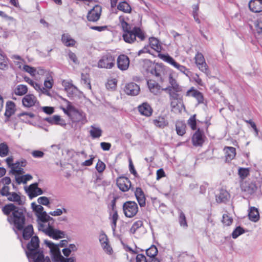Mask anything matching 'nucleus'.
Masks as SVG:
<instances>
[{"instance_id": "0eeeda50", "label": "nucleus", "mask_w": 262, "mask_h": 262, "mask_svg": "<svg viewBox=\"0 0 262 262\" xmlns=\"http://www.w3.org/2000/svg\"><path fill=\"white\" fill-rule=\"evenodd\" d=\"M150 74L155 76L158 80L163 81L167 76L170 74L168 69L162 64H151L150 68L147 70Z\"/></svg>"}, {"instance_id": "a211bd4d", "label": "nucleus", "mask_w": 262, "mask_h": 262, "mask_svg": "<svg viewBox=\"0 0 262 262\" xmlns=\"http://www.w3.org/2000/svg\"><path fill=\"white\" fill-rule=\"evenodd\" d=\"M124 91L128 95L136 96L139 94L140 89L139 86L136 83L129 82L125 85Z\"/></svg>"}, {"instance_id": "1a4fd4ad", "label": "nucleus", "mask_w": 262, "mask_h": 262, "mask_svg": "<svg viewBox=\"0 0 262 262\" xmlns=\"http://www.w3.org/2000/svg\"><path fill=\"white\" fill-rule=\"evenodd\" d=\"M115 64V58L111 53H107L103 55L99 60L97 67L99 68L110 69Z\"/></svg>"}, {"instance_id": "603ef678", "label": "nucleus", "mask_w": 262, "mask_h": 262, "mask_svg": "<svg viewBox=\"0 0 262 262\" xmlns=\"http://www.w3.org/2000/svg\"><path fill=\"white\" fill-rule=\"evenodd\" d=\"M8 68V59L7 57L0 53V69L5 70Z\"/></svg>"}, {"instance_id": "ea45409f", "label": "nucleus", "mask_w": 262, "mask_h": 262, "mask_svg": "<svg viewBox=\"0 0 262 262\" xmlns=\"http://www.w3.org/2000/svg\"><path fill=\"white\" fill-rule=\"evenodd\" d=\"M149 44L151 48L157 52H160L161 51V46L160 45L159 40L155 37H150L149 39Z\"/></svg>"}, {"instance_id": "393cba45", "label": "nucleus", "mask_w": 262, "mask_h": 262, "mask_svg": "<svg viewBox=\"0 0 262 262\" xmlns=\"http://www.w3.org/2000/svg\"><path fill=\"white\" fill-rule=\"evenodd\" d=\"M147 85L150 92L154 95H158L163 91H164V89L162 88L161 86L154 80H148Z\"/></svg>"}, {"instance_id": "e433bc0d", "label": "nucleus", "mask_w": 262, "mask_h": 262, "mask_svg": "<svg viewBox=\"0 0 262 262\" xmlns=\"http://www.w3.org/2000/svg\"><path fill=\"white\" fill-rule=\"evenodd\" d=\"M15 104L12 101H8L6 103V111L5 115L9 118L15 112Z\"/></svg>"}, {"instance_id": "c9c22d12", "label": "nucleus", "mask_w": 262, "mask_h": 262, "mask_svg": "<svg viewBox=\"0 0 262 262\" xmlns=\"http://www.w3.org/2000/svg\"><path fill=\"white\" fill-rule=\"evenodd\" d=\"M186 125L184 122L182 121H178L176 123V131L178 135L180 136L184 135L186 133Z\"/></svg>"}, {"instance_id": "f8f14e48", "label": "nucleus", "mask_w": 262, "mask_h": 262, "mask_svg": "<svg viewBox=\"0 0 262 262\" xmlns=\"http://www.w3.org/2000/svg\"><path fill=\"white\" fill-rule=\"evenodd\" d=\"M195 63L199 69L207 75L209 74L208 67L202 53L198 52L194 57Z\"/></svg>"}, {"instance_id": "f03ea898", "label": "nucleus", "mask_w": 262, "mask_h": 262, "mask_svg": "<svg viewBox=\"0 0 262 262\" xmlns=\"http://www.w3.org/2000/svg\"><path fill=\"white\" fill-rule=\"evenodd\" d=\"M2 210L4 213L7 215L12 213V215L8 216V221L11 224L14 225L15 228L19 231L24 229L25 216L22 209L18 208L11 203L5 205Z\"/></svg>"}, {"instance_id": "6ab92c4d", "label": "nucleus", "mask_w": 262, "mask_h": 262, "mask_svg": "<svg viewBox=\"0 0 262 262\" xmlns=\"http://www.w3.org/2000/svg\"><path fill=\"white\" fill-rule=\"evenodd\" d=\"M168 81L170 85L164 89V91H173L176 92H181L183 88L173 77L172 74H169Z\"/></svg>"}, {"instance_id": "f704fd0d", "label": "nucleus", "mask_w": 262, "mask_h": 262, "mask_svg": "<svg viewBox=\"0 0 262 262\" xmlns=\"http://www.w3.org/2000/svg\"><path fill=\"white\" fill-rule=\"evenodd\" d=\"M229 198V193L225 190L222 189L219 194L216 195V200L218 203H224Z\"/></svg>"}, {"instance_id": "f257e3e1", "label": "nucleus", "mask_w": 262, "mask_h": 262, "mask_svg": "<svg viewBox=\"0 0 262 262\" xmlns=\"http://www.w3.org/2000/svg\"><path fill=\"white\" fill-rule=\"evenodd\" d=\"M127 18L124 15L119 17V20L123 31L122 37L124 40L129 43H133L138 37L140 40H143L145 36L144 32L139 27H134L127 21Z\"/></svg>"}, {"instance_id": "a878e982", "label": "nucleus", "mask_w": 262, "mask_h": 262, "mask_svg": "<svg viewBox=\"0 0 262 262\" xmlns=\"http://www.w3.org/2000/svg\"><path fill=\"white\" fill-rule=\"evenodd\" d=\"M249 8L251 11L258 13L262 11V0H251L249 3Z\"/></svg>"}, {"instance_id": "37998d69", "label": "nucleus", "mask_w": 262, "mask_h": 262, "mask_svg": "<svg viewBox=\"0 0 262 262\" xmlns=\"http://www.w3.org/2000/svg\"><path fill=\"white\" fill-rule=\"evenodd\" d=\"M12 59L14 60V62L18 68L23 70V66L26 65V62L20 56L14 55L12 56Z\"/></svg>"}, {"instance_id": "680f3d73", "label": "nucleus", "mask_w": 262, "mask_h": 262, "mask_svg": "<svg viewBox=\"0 0 262 262\" xmlns=\"http://www.w3.org/2000/svg\"><path fill=\"white\" fill-rule=\"evenodd\" d=\"M25 81L31 85L33 88H34L36 91H38L40 89V85L35 82H34L33 80L31 79L28 77L25 78Z\"/></svg>"}, {"instance_id": "6e6d98bb", "label": "nucleus", "mask_w": 262, "mask_h": 262, "mask_svg": "<svg viewBox=\"0 0 262 262\" xmlns=\"http://www.w3.org/2000/svg\"><path fill=\"white\" fill-rule=\"evenodd\" d=\"M53 79L52 76V75H50L49 76L46 77V79L45 80L43 85L45 86V88L48 89H51L53 85Z\"/></svg>"}, {"instance_id": "7ed1b4c3", "label": "nucleus", "mask_w": 262, "mask_h": 262, "mask_svg": "<svg viewBox=\"0 0 262 262\" xmlns=\"http://www.w3.org/2000/svg\"><path fill=\"white\" fill-rule=\"evenodd\" d=\"M54 219L48 214H44L43 217L38 219V229L49 237L57 239L64 237L63 232L54 228Z\"/></svg>"}, {"instance_id": "ddd939ff", "label": "nucleus", "mask_w": 262, "mask_h": 262, "mask_svg": "<svg viewBox=\"0 0 262 262\" xmlns=\"http://www.w3.org/2000/svg\"><path fill=\"white\" fill-rule=\"evenodd\" d=\"M69 117L71 118L73 122H78L82 120L84 117L83 113L77 110L73 105H70L68 107Z\"/></svg>"}, {"instance_id": "79ce46f5", "label": "nucleus", "mask_w": 262, "mask_h": 262, "mask_svg": "<svg viewBox=\"0 0 262 262\" xmlns=\"http://www.w3.org/2000/svg\"><path fill=\"white\" fill-rule=\"evenodd\" d=\"M117 9L124 13H129L132 11L130 5L126 2H121L117 6Z\"/></svg>"}, {"instance_id": "de8ad7c7", "label": "nucleus", "mask_w": 262, "mask_h": 262, "mask_svg": "<svg viewBox=\"0 0 262 262\" xmlns=\"http://www.w3.org/2000/svg\"><path fill=\"white\" fill-rule=\"evenodd\" d=\"M62 84L67 91H71L72 92L78 91L77 88L71 82L63 80Z\"/></svg>"}, {"instance_id": "20e7f679", "label": "nucleus", "mask_w": 262, "mask_h": 262, "mask_svg": "<svg viewBox=\"0 0 262 262\" xmlns=\"http://www.w3.org/2000/svg\"><path fill=\"white\" fill-rule=\"evenodd\" d=\"M39 242L38 237L34 236L28 244L26 254L30 262H51L50 258L45 257L42 252L38 249Z\"/></svg>"}, {"instance_id": "58836bf2", "label": "nucleus", "mask_w": 262, "mask_h": 262, "mask_svg": "<svg viewBox=\"0 0 262 262\" xmlns=\"http://www.w3.org/2000/svg\"><path fill=\"white\" fill-rule=\"evenodd\" d=\"M33 234V227L31 225H29L24 229L23 232V237L24 239L28 240L32 236Z\"/></svg>"}, {"instance_id": "c756f323", "label": "nucleus", "mask_w": 262, "mask_h": 262, "mask_svg": "<svg viewBox=\"0 0 262 262\" xmlns=\"http://www.w3.org/2000/svg\"><path fill=\"white\" fill-rule=\"evenodd\" d=\"M225 154L226 161L230 162L234 158L236 155V149L233 147L226 146L224 148Z\"/></svg>"}, {"instance_id": "b1692460", "label": "nucleus", "mask_w": 262, "mask_h": 262, "mask_svg": "<svg viewBox=\"0 0 262 262\" xmlns=\"http://www.w3.org/2000/svg\"><path fill=\"white\" fill-rule=\"evenodd\" d=\"M26 165V161L24 160L17 161L10 167L12 172L17 174H21L24 173L23 167Z\"/></svg>"}, {"instance_id": "4468645a", "label": "nucleus", "mask_w": 262, "mask_h": 262, "mask_svg": "<svg viewBox=\"0 0 262 262\" xmlns=\"http://www.w3.org/2000/svg\"><path fill=\"white\" fill-rule=\"evenodd\" d=\"M101 11V7L100 5H96L88 13L87 18L88 20L93 22L97 21L100 18Z\"/></svg>"}, {"instance_id": "2eb2a0df", "label": "nucleus", "mask_w": 262, "mask_h": 262, "mask_svg": "<svg viewBox=\"0 0 262 262\" xmlns=\"http://www.w3.org/2000/svg\"><path fill=\"white\" fill-rule=\"evenodd\" d=\"M23 105L25 107H31L39 104L37 98L33 94H27L22 99Z\"/></svg>"}, {"instance_id": "c85d7f7f", "label": "nucleus", "mask_w": 262, "mask_h": 262, "mask_svg": "<svg viewBox=\"0 0 262 262\" xmlns=\"http://www.w3.org/2000/svg\"><path fill=\"white\" fill-rule=\"evenodd\" d=\"M139 112L142 115L149 117L151 115L152 110L151 106L147 103H143L138 106Z\"/></svg>"}, {"instance_id": "6e6552de", "label": "nucleus", "mask_w": 262, "mask_h": 262, "mask_svg": "<svg viewBox=\"0 0 262 262\" xmlns=\"http://www.w3.org/2000/svg\"><path fill=\"white\" fill-rule=\"evenodd\" d=\"M260 184V186L262 184V178H259L256 181L251 182L245 181L241 185L242 191L244 195L248 196L253 195L257 189V184Z\"/></svg>"}, {"instance_id": "7c9ffc66", "label": "nucleus", "mask_w": 262, "mask_h": 262, "mask_svg": "<svg viewBox=\"0 0 262 262\" xmlns=\"http://www.w3.org/2000/svg\"><path fill=\"white\" fill-rule=\"evenodd\" d=\"M248 216L250 221L257 222L259 220L258 209L254 207H250L248 210Z\"/></svg>"}, {"instance_id": "4d7b16f0", "label": "nucleus", "mask_w": 262, "mask_h": 262, "mask_svg": "<svg viewBox=\"0 0 262 262\" xmlns=\"http://www.w3.org/2000/svg\"><path fill=\"white\" fill-rule=\"evenodd\" d=\"M105 168L106 165L105 163L101 160H99L95 166V168L98 172L100 174L102 173L105 169Z\"/></svg>"}, {"instance_id": "4be33fe9", "label": "nucleus", "mask_w": 262, "mask_h": 262, "mask_svg": "<svg viewBox=\"0 0 262 262\" xmlns=\"http://www.w3.org/2000/svg\"><path fill=\"white\" fill-rule=\"evenodd\" d=\"M118 68L122 70H126L129 67V60L128 57L125 55H120L117 60Z\"/></svg>"}, {"instance_id": "a18cd8bd", "label": "nucleus", "mask_w": 262, "mask_h": 262, "mask_svg": "<svg viewBox=\"0 0 262 262\" xmlns=\"http://www.w3.org/2000/svg\"><path fill=\"white\" fill-rule=\"evenodd\" d=\"M146 253L149 257V259L151 260V258H156L155 256L158 253V249L155 246L152 245L146 250Z\"/></svg>"}, {"instance_id": "9d476101", "label": "nucleus", "mask_w": 262, "mask_h": 262, "mask_svg": "<svg viewBox=\"0 0 262 262\" xmlns=\"http://www.w3.org/2000/svg\"><path fill=\"white\" fill-rule=\"evenodd\" d=\"M159 57L163 61L168 63L173 67L179 70L181 72L184 74L186 76H189L190 71L185 66L177 62L173 58L168 54H159Z\"/></svg>"}, {"instance_id": "aec40b11", "label": "nucleus", "mask_w": 262, "mask_h": 262, "mask_svg": "<svg viewBox=\"0 0 262 262\" xmlns=\"http://www.w3.org/2000/svg\"><path fill=\"white\" fill-rule=\"evenodd\" d=\"M1 194L2 196H6L10 193V187L9 185L11 184V180L9 177H6L1 180Z\"/></svg>"}, {"instance_id": "dca6fc26", "label": "nucleus", "mask_w": 262, "mask_h": 262, "mask_svg": "<svg viewBox=\"0 0 262 262\" xmlns=\"http://www.w3.org/2000/svg\"><path fill=\"white\" fill-rule=\"evenodd\" d=\"M6 197L8 201L13 202L18 205H24L26 201L25 196L21 195L19 192H10L6 196Z\"/></svg>"}, {"instance_id": "69168bd1", "label": "nucleus", "mask_w": 262, "mask_h": 262, "mask_svg": "<svg viewBox=\"0 0 262 262\" xmlns=\"http://www.w3.org/2000/svg\"><path fill=\"white\" fill-rule=\"evenodd\" d=\"M233 222V219L228 214H224L223 215L222 222L226 226L230 225Z\"/></svg>"}, {"instance_id": "8fccbe9b", "label": "nucleus", "mask_w": 262, "mask_h": 262, "mask_svg": "<svg viewBox=\"0 0 262 262\" xmlns=\"http://www.w3.org/2000/svg\"><path fill=\"white\" fill-rule=\"evenodd\" d=\"M179 222L181 227L182 228L184 229H186L187 228L188 225L184 213L182 211L179 212Z\"/></svg>"}, {"instance_id": "a19ab883", "label": "nucleus", "mask_w": 262, "mask_h": 262, "mask_svg": "<svg viewBox=\"0 0 262 262\" xmlns=\"http://www.w3.org/2000/svg\"><path fill=\"white\" fill-rule=\"evenodd\" d=\"M28 92L27 85L24 84H18L14 89V94L18 96H23L25 95Z\"/></svg>"}, {"instance_id": "39448f33", "label": "nucleus", "mask_w": 262, "mask_h": 262, "mask_svg": "<svg viewBox=\"0 0 262 262\" xmlns=\"http://www.w3.org/2000/svg\"><path fill=\"white\" fill-rule=\"evenodd\" d=\"M45 243L49 248L52 258L55 262H75L74 257L64 258L60 253L58 245L54 244L53 242L45 241Z\"/></svg>"}, {"instance_id": "2f4dec72", "label": "nucleus", "mask_w": 262, "mask_h": 262, "mask_svg": "<svg viewBox=\"0 0 262 262\" xmlns=\"http://www.w3.org/2000/svg\"><path fill=\"white\" fill-rule=\"evenodd\" d=\"M46 121L52 124H57L63 126L66 125V123L59 116L54 115L53 117L47 118Z\"/></svg>"}, {"instance_id": "5701e85b", "label": "nucleus", "mask_w": 262, "mask_h": 262, "mask_svg": "<svg viewBox=\"0 0 262 262\" xmlns=\"http://www.w3.org/2000/svg\"><path fill=\"white\" fill-rule=\"evenodd\" d=\"M30 198H34L37 195L42 194V190L38 187L37 183H34L29 186L26 190Z\"/></svg>"}, {"instance_id": "412c9836", "label": "nucleus", "mask_w": 262, "mask_h": 262, "mask_svg": "<svg viewBox=\"0 0 262 262\" xmlns=\"http://www.w3.org/2000/svg\"><path fill=\"white\" fill-rule=\"evenodd\" d=\"M204 133L200 129H198L193 134L192 137V142L194 146H202L204 143Z\"/></svg>"}, {"instance_id": "423d86ee", "label": "nucleus", "mask_w": 262, "mask_h": 262, "mask_svg": "<svg viewBox=\"0 0 262 262\" xmlns=\"http://www.w3.org/2000/svg\"><path fill=\"white\" fill-rule=\"evenodd\" d=\"M150 74L155 76L158 80L163 81L167 76L170 74L168 69L162 64H151L150 68L147 70Z\"/></svg>"}, {"instance_id": "f3484780", "label": "nucleus", "mask_w": 262, "mask_h": 262, "mask_svg": "<svg viewBox=\"0 0 262 262\" xmlns=\"http://www.w3.org/2000/svg\"><path fill=\"white\" fill-rule=\"evenodd\" d=\"M117 185L123 192L128 191L131 186L130 180L125 177H120L117 179Z\"/></svg>"}, {"instance_id": "864d4df0", "label": "nucleus", "mask_w": 262, "mask_h": 262, "mask_svg": "<svg viewBox=\"0 0 262 262\" xmlns=\"http://www.w3.org/2000/svg\"><path fill=\"white\" fill-rule=\"evenodd\" d=\"M18 117H19L22 121L27 122L29 121V119L33 118L34 117V114L32 113L23 112L18 114Z\"/></svg>"}, {"instance_id": "c03bdc74", "label": "nucleus", "mask_w": 262, "mask_h": 262, "mask_svg": "<svg viewBox=\"0 0 262 262\" xmlns=\"http://www.w3.org/2000/svg\"><path fill=\"white\" fill-rule=\"evenodd\" d=\"M136 262H160L157 258H151V260L147 259L145 256L142 254H137L136 256Z\"/></svg>"}, {"instance_id": "13d9d810", "label": "nucleus", "mask_w": 262, "mask_h": 262, "mask_svg": "<svg viewBox=\"0 0 262 262\" xmlns=\"http://www.w3.org/2000/svg\"><path fill=\"white\" fill-rule=\"evenodd\" d=\"M81 80L83 82L86 88L89 90L91 89V85L89 75L81 74Z\"/></svg>"}, {"instance_id": "bb28decb", "label": "nucleus", "mask_w": 262, "mask_h": 262, "mask_svg": "<svg viewBox=\"0 0 262 262\" xmlns=\"http://www.w3.org/2000/svg\"><path fill=\"white\" fill-rule=\"evenodd\" d=\"M135 195L140 207L145 206L146 205V199L144 193L141 188L138 187L136 188Z\"/></svg>"}, {"instance_id": "774afa93", "label": "nucleus", "mask_w": 262, "mask_h": 262, "mask_svg": "<svg viewBox=\"0 0 262 262\" xmlns=\"http://www.w3.org/2000/svg\"><path fill=\"white\" fill-rule=\"evenodd\" d=\"M103 251L107 254L111 255L113 252V250L111 245L109 244V242L104 244V245H101Z\"/></svg>"}, {"instance_id": "0e129e2a", "label": "nucleus", "mask_w": 262, "mask_h": 262, "mask_svg": "<svg viewBox=\"0 0 262 262\" xmlns=\"http://www.w3.org/2000/svg\"><path fill=\"white\" fill-rule=\"evenodd\" d=\"M35 70L36 68L28 65H24L23 66V70L29 73L33 77H35Z\"/></svg>"}, {"instance_id": "338daca9", "label": "nucleus", "mask_w": 262, "mask_h": 262, "mask_svg": "<svg viewBox=\"0 0 262 262\" xmlns=\"http://www.w3.org/2000/svg\"><path fill=\"white\" fill-rule=\"evenodd\" d=\"M99 241L101 245L108 242V237L103 231L100 232L99 235Z\"/></svg>"}, {"instance_id": "72a5a7b5", "label": "nucleus", "mask_w": 262, "mask_h": 262, "mask_svg": "<svg viewBox=\"0 0 262 262\" xmlns=\"http://www.w3.org/2000/svg\"><path fill=\"white\" fill-rule=\"evenodd\" d=\"M89 132L91 136L94 139L99 138L102 134V129L99 127L95 125L91 126Z\"/></svg>"}, {"instance_id": "473e14b6", "label": "nucleus", "mask_w": 262, "mask_h": 262, "mask_svg": "<svg viewBox=\"0 0 262 262\" xmlns=\"http://www.w3.org/2000/svg\"><path fill=\"white\" fill-rule=\"evenodd\" d=\"M115 204L113 205L112 208V212L110 214V219L112 221V229L113 231V232L115 231L116 227V224H117V221L118 219V215L117 211L116 209H115L114 208Z\"/></svg>"}, {"instance_id": "5fc2aeb1", "label": "nucleus", "mask_w": 262, "mask_h": 262, "mask_svg": "<svg viewBox=\"0 0 262 262\" xmlns=\"http://www.w3.org/2000/svg\"><path fill=\"white\" fill-rule=\"evenodd\" d=\"M9 147L5 143L0 144V156L5 157L8 155Z\"/></svg>"}, {"instance_id": "052dcab7", "label": "nucleus", "mask_w": 262, "mask_h": 262, "mask_svg": "<svg viewBox=\"0 0 262 262\" xmlns=\"http://www.w3.org/2000/svg\"><path fill=\"white\" fill-rule=\"evenodd\" d=\"M35 71V77H36L37 75H38L40 76H46L47 77V76L51 74V73L49 71H47L39 67L36 68Z\"/></svg>"}, {"instance_id": "9b49d317", "label": "nucleus", "mask_w": 262, "mask_h": 262, "mask_svg": "<svg viewBox=\"0 0 262 262\" xmlns=\"http://www.w3.org/2000/svg\"><path fill=\"white\" fill-rule=\"evenodd\" d=\"M123 210L126 217L131 218L137 214L138 212V207L136 202L127 201L123 205Z\"/></svg>"}, {"instance_id": "09e8293b", "label": "nucleus", "mask_w": 262, "mask_h": 262, "mask_svg": "<svg viewBox=\"0 0 262 262\" xmlns=\"http://www.w3.org/2000/svg\"><path fill=\"white\" fill-rule=\"evenodd\" d=\"M143 226V222L142 221L139 220L133 224L131 228L130 229V233L131 234H135L138 230L142 227Z\"/></svg>"}, {"instance_id": "e2e57ef3", "label": "nucleus", "mask_w": 262, "mask_h": 262, "mask_svg": "<svg viewBox=\"0 0 262 262\" xmlns=\"http://www.w3.org/2000/svg\"><path fill=\"white\" fill-rule=\"evenodd\" d=\"M244 233V230L240 226L237 227L232 232V237L233 238H236L241 234Z\"/></svg>"}, {"instance_id": "4c0bfd02", "label": "nucleus", "mask_w": 262, "mask_h": 262, "mask_svg": "<svg viewBox=\"0 0 262 262\" xmlns=\"http://www.w3.org/2000/svg\"><path fill=\"white\" fill-rule=\"evenodd\" d=\"M62 41L67 47H73L76 41L69 34H64L62 36Z\"/></svg>"}, {"instance_id": "bf43d9fd", "label": "nucleus", "mask_w": 262, "mask_h": 262, "mask_svg": "<svg viewBox=\"0 0 262 262\" xmlns=\"http://www.w3.org/2000/svg\"><path fill=\"white\" fill-rule=\"evenodd\" d=\"M187 123L192 130H195L196 128V122L195 115L191 116L188 120Z\"/></svg>"}, {"instance_id": "49530a36", "label": "nucleus", "mask_w": 262, "mask_h": 262, "mask_svg": "<svg viewBox=\"0 0 262 262\" xmlns=\"http://www.w3.org/2000/svg\"><path fill=\"white\" fill-rule=\"evenodd\" d=\"M153 123L155 125L159 127H164L168 124L167 121L162 117H159L158 118L154 120Z\"/></svg>"}, {"instance_id": "3c124183", "label": "nucleus", "mask_w": 262, "mask_h": 262, "mask_svg": "<svg viewBox=\"0 0 262 262\" xmlns=\"http://www.w3.org/2000/svg\"><path fill=\"white\" fill-rule=\"evenodd\" d=\"M32 179L31 175L27 174L23 176H18L16 178V181L18 184L26 183L27 181Z\"/></svg>"}, {"instance_id": "cd10ccee", "label": "nucleus", "mask_w": 262, "mask_h": 262, "mask_svg": "<svg viewBox=\"0 0 262 262\" xmlns=\"http://www.w3.org/2000/svg\"><path fill=\"white\" fill-rule=\"evenodd\" d=\"M31 207L33 211L35 212V214L37 217V219L43 217L44 214H47L46 211L43 210V207L40 204L38 205L35 202L31 203Z\"/></svg>"}]
</instances>
